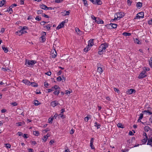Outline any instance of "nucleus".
Instances as JSON below:
<instances>
[{"mask_svg": "<svg viewBox=\"0 0 152 152\" xmlns=\"http://www.w3.org/2000/svg\"><path fill=\"white\" fill-rule=\"evenodd\" d=\"M57 55V53L55 51V53L53 54V55H52V57L53 58H55L56 56Z\"/></svg>", "mask_w": 152, "mask_h": 152, "instance_id": "51", "label": "nucleus"}, {"mask_svg": "<svg viewBox=\"0 0 152 152\" xmlns=\"http://www.w3.org/2000/svg\"><path fill=\"white\" fill-rule=\"evenodd\" d=\"M41 18L39 16H37L35 18V19L38 21H40L41 20Z\"/></svg>", "mask_w": 152, "mask_h": 152, "instance_id": "41", "label": "nucleus"}, {"mask_svg": "<svg viewBox=\"0 0 152 152\" xmlns=\"http://www.w3.org/2000/svg\"><path fill=\"white\" fill-rule=\"evenodd\" d=\"M143 114L142 113H140V116L139 117V119H141L143 118Z\"/></svg>", "mask_w": 152, "mask_h": 152, "instance_id": "63", "label": "nucleus"}, {"mask_svg": "<svg viewBox=\"0 0 152 152\" xmlns=\"http://www.w3.org/2000/svg\"><path fill=\"white\" fill-rule=\"evenodd\" d=\"M147 145H150L152 147V137L148 139Z\"/></svg>", "mask_w": 152, "mask_h": 152, "instance_id": "11", "label": "nucleus"}, {"mask_svg": "<svg viewBox=\"0 0 152 152\" xmlns=\"http://www.w3.org/2000/svg\"><path fill=\"white\" fill-rule=\"evenodd\" d=\"M90 118V117L88 116H87L86 117L84 118V120L86 122H87Z\"/></svg>", "mask_w": 152, "mask_h": 152, "instance_id": "58", "label": "nucleus"}, {"mask_svg": "<svg viewBox=\"0 0 152 152\" xmlns=\"http://www.w3.org/2000/svg\"><path fill=\"white\" fill-rule=\"evenodd\" d=\"M51 27V26H49L48 25L45 26V27L46 28L47 30L48 31H49L50 29V27Z\"/></svg>", "mask_w": 152, "mask_h": 152, "instance_id": "59", "label": "nucleus"}, {"mask_svg": "<svg viewBox=\"0 0 152 152\" xmlns=\"http://www.w3.org/2000/svg\"><path fill=\"white\" fill-rule=\"evenodd\" d=\"M142 6V3L141 2H137L136 4V6L137 7H141Z\"/></svg>", "mask_w": 152, "mask_h": 152, "instance_id": "21", "label": "nucleus"}, {"mask_svg": "<svg viewBox=\"0 0 152 152\" xmlns=\"http://www.w3.org/2000/svg\"><path fill=\"white\" fill-rule=\"evenodd\" d=\"M49 84L48 83H47V82H45L44 83V86L46 88H48V86H49Z\"/></svg>", "mask_w": 152, "mask_h": 152, "instance_id": "52", "label": "nucleus"}, {"mask_svg": "<svg viewBox=\"0 0 152 152\" xmlns=\"http://www.w3.org/2000/svg\"><path fill=\"white\" fill-rule=\"evenodd\" d=\"M34 105L36 106H38L39 104H40V103H39V102L37 100H34Z\"/></svg>", "mask_w": 152, "mask_h": 152, "instance_id": "24", "label": "nucleus"}, {"mask_svg": "<svg viewBox=\"0 0 152 152\" xmlns=\"http://www.w3.org/2000/svg\"><path fill=\"white\" fill-rule=\"evenodd\" d=\"M136 92V91L134 89H130L126 91V94H131L133 93H134Z\"/></svg>", "mask_w": 152, "mask_h": 152, "instance_id": "8", "label": "nucleus"}, {"mask_svg": "<svg viewBox=\"0 0 152 152\" xmlns=\"http://www.w3.org/2000/svg\"><path fill=\"white\" fill-rule=\"evenodd\" d=\"M146 73V71L145 70L142 71L138 76V78L140 79L145 77L146 76V75L145 74Z\"/></svg>", "mask_w": 152, "mask_h": 152, "instance_id": "6", "label": "nucleus"}, {"mask_svg": "<svg viewBox=\"0 0 152 152\" xmlns=\"http://www.w3.org/2000/svg\"><path fill=\"white\" fill-rule=\"evenodd\" d=\"M25 29H28V28L26 26H23V28L21 29V30H23Z\"/></svg>", "mask_w": 152, "mask_h": 152, "instance_id": "60", "label": "nucleus"}, {"mask_svg": "<svg viewBox=\"0 0 152 152\" xmlns=\"http://www.w3.org/2000/svg\"><path fill=\"white\" fill-rule=\"evenodd\" d=\"M42 16L44 17H45L46 18H49V16L48 15H45L44 13H42Z\"/></svg>", "mask_w": 152, "mask_h": 152, "instance_id": "55", "label": "nucleus"}, {"mask_svg": "<svg viewBox=\"0 0 152 152\" xmlns=\"http://www.w3.org/2000/svg\"><path fill=\"white\" fill-rule=\"evenodd\" d=\"M132 2V0H127V4L129 6H130L131 5Z\"/></svg>", "mask_w": 152, "mask_h": 152, "instance_id": "42", "label": "nucleus"}, {"mask_svg": "<svg viewBox=\"0 0 152 152\" xmlns=\"http://www.w3.org/2000/svg\"><path fill=\"white\" fill-rule=\"evenodd\" d=\"M6 2L5 0H2L0 1V7H2Z\"/></svg>", "mask_w": 152, "mask_h": 152, "instance_id": "16", "label": "nucleus"}, {"mask_svg": "<svg viewBox=\"0 0 152 152\" xmlns=\"http://www.w3.org/2000/svg\"><path fill=\"white\" fill-rule=\"evenodd\" d=\"M43 12V11L42 10H39L37 11V13L38 14H41Z\"/></svg>", "mask_w": 152, "mask_h": 152, "instance_id": "50", "label": "nucleus"}, {"mask_svg": "<svg viewBox=\"0 0 152 152\" xmlns=\"http://www.w3.org/2000/svg\"><path fill=\"white\" fill-rule=\"evenodd\" d=\"M5 30V29L4 28H1L0 32L2 34L4 32Z\"/></svg>", "mask_w": 152, "mask_h": 152, "instance_id": "61", "label": "nucleus"}, {"mask_svg": "<svg viewBox=\"0 0 152 152\" xmlns=\"http://www.w3.org/2000/svg\"><path fill=\"white\" fill-rule=\"evenodd\" d=\"M60 93V90H56L53 92V94L55 95H58Z\"/></svg>", "mask_w": 152, "mask_h": 152, "instance_id": "25", "label": "nucleus"}, {"mask_svg": "<svg viewBox=\"0 0 152 152\" xmlns=\"http://www.w3.org/2000/svg\"><path fill=\"white\" fill-rule=\"evenodd\" d=\"M50 131V129L48 128H46V129L43 131V132L44 133H46L47 132Z\"/></svg>", "mask_w": 152, "mask_h": 152, "instance_id": "48", "label": "nucleus"}, {"mask_svg": "<svg viewBox=\"0 0 152 152\" xmlns=\"http://www.w3.org/2000/svg\"><path fill=\"white\" fill-rule=\"evenodd\" d=\"M64 0H55V3H59L62 2Z\"/></svg>", "mask_w": 152, "mask_h": 152, "instance_id": "45", "label": "nucleus"}, {"mask_svg": "<svg viewBox=\"0 0 152 152\" xmlns=\"http://www.w3.org/2000/svg\"><path fill=\"white\" fill-rule=\"evenodd\" d=\"M108 47V44L106 43L102 44L99 47L98 54L100 55L103 54L105 50Z\"/></svg>", "mask_w": 152, "mask_h": 152, "instance_id": "1", "label": "nucleus"}, {"mask_svg": "<svg viewBox=\"0 0 152 152\" xmlns=\"http://www.w3.org/2000/svg\"><path fill=\"white\" fill-rule=\"evenodd\" d=\"M12 8L11 7V6H10L9 8L7 9V11L10 12V14H12L13 12V10Z\"/></svg>", "mask_w": 152, "mask_h": 152, "instance_id": "17", "label": "nucleus"}, {"mask_svg": "<svg viewBox=\"0 0 152 152\" xmlns=\"http://www.w3.org/2000/svg\"><path fill=\"white\" fill-rule=\"evenodd\" d=\"M48 91V93H49L52 91H54V89L53 88V87L50 89H48L46 90Z\"/></svg>", "mask_w": 152, "mask_h": 152, "instance_id": "32", "label": "nucleus"}, {"mask_svg": "<svg viewBox=\"0 0 152 152\" xmlns=\"http://www.w3.org/2000/svg\"><path fill=\"white\" fill-rule=\"evenodd\" d=\"M111 25V23H110V24H107L105 26L107 28L111 29L112 27Z\"/></svg>", "mask_w": 152, "mask_h": 152, "instance_id": "27", "label": "nucleus"}, {"mask_svg": "<svg viewBox=\"0 0 152 152\" xmlns=\"http://www.w3.org/2000/svg\"><path fill=\"white\" fill-rule=\"evenodd\" d=\"M5 145V146L7 148H10L11 147V145L9 143L5 144H4Z\"/></svg>", "mask_w": 152, "mask_h": 152, "instance_id": "43", "label": "nucleus"}, {"mask_svg": "<svg viewBox=\"0 0 152 152\" xmlns=\"http://www.w3.org/2000/svg\"><path fill=\"white\" fill-rule=\"evenodd\" d=\"M40 7L42 9L46 10V9L48 8V7L44 4H42L40 5Z\"/></svg>", "mask_w": 152, "mask_h": 152, "instance_id": "14", "label": "nucleus"}, {"mask_svg": "<svg viewBox=\"0 0 152 152\" xmlns=\"http://www.w3.org/2000/svg\"><path fill=\"white\" fill-rule=\"evenodd\" d=\"M111 24H112V25H111V26H112V28H116L117 27V25L116 24H115V23H111Z\"/></svg>", "mask_w": 152, "mask_h": 152, "instance_id": "30", "label": "nucleus"}, {"mask_svg": "<svg viewBox=\"0 0 152 152\" xmlns=\"http://www.w3.org/2000/svg\"><path fill=\"white\" fill-rule=\"evenodd\" d=\"M22 82L26 85H30L31 82L27 80H22Z\"/></svg>", "mask_w": 152, "mask_h": 152, "instance_id": "12", "label": "nucleus"}, {"mask_svg": "<svg viewBox=\"0 0 152 152\" xmlns=\"http://www.w3.org/2000/svg\"><path fill=\"white\" fill-rule=\"evenodd\" d=\"M94 4L101 5L102 4V2L100 0H89Z\"/></svg>", "mask_w": 152, "mask_h": 152, "instance_id": "5", "label": "nucleus"}, {"mask_svg": "<svg viewBox=\"0 0 152 152\" xmlns=\"http://www.w3.org/2000/svg\"><path fill=\"white\" fill-rule=\"evenodd\" d=\"M117 126L119 128H124L123 126L122 125V124L121 123H119L117 124Z\"/></svg>", "mask_w": 152, "mask_h": 152, "instance_id": "44", "label": "nucleus"}, {"mask_svg": "<svg viewBox=\"0 0 152 152\" xmlns=\"http://www.w3.org/2000/svg\"><path fill=\"white\" fill-rule=\"evenodd\" d=\"M36 63V61L34 60H28L27 59L26 60L25 65L27 66H33Z\"/></svg>", "mask_w": 152, "mask_h": 152, "instance_id": "2", "label": "nucleus"}, {"mask_svg": "<svg viewBox=\"0 0 152 152\" xmlns=\"http://www.w3.org/2000/svg\"><path fill=\"white\" fill-rule=\"evenodd\" d=\"M33 134L35 136H38L39 133L38 131H35L33 132Z\"/></svg>", "mask_w": 152, "mask_h": 152, "instance_id": "28", "label": "nucleus"}, {"mask_svg": "<svg viewBox=\"0 0 152 152\" xmlns=\"http://www.w3.org/2000/svg\"><path fill=\"white\" fill-rule=\"evenodd\" d=\"M54 118V117H53L52 118H49L48 119V122L50 123H52V121Z\"/></svg>", "mask_w": 152, "mask_h": 152, "instance_id": "40", "label": "nucleus"}, {"mask_svg": "<svg viewBox=\"0 0 152 152\" xmlns=\"http://www.w3.org/2000/svg\"><path fill=\"white\" fill-rule=\"evenodd\" d=\"M134 41L137 44H141L140 42V41L139 40L137 39H134Z\"/></svg>", "mask_w": 152, "mask_h": 152, "instance_id": "39", "label": "nucleus"}, {"mask_svg": "<svg viewBox=\"0 0 152 152\" xmlns=\"http://www.w3.org/2000/svg\"><path fill=\"white\" fill-rule=\"evenodd\" d=\"M114 90L115 92H117L118 93H119L120 92L118 88H114Z\"/></svg>", "mask_w": 152, "mask_h": 152, "instance_id": "49", "label": "nucleus"}, {"mask_svg": "<svg viewBox=\"0 0 152 152\" xmlns=\"http://www.w3.org/2000/svg\"><path fill=\"white\" fill-rule=\"evenodd\" d=\"M60 117H61V118L63 119L65 118V116L64 115L63 113H61L59 115L58 118H59Z\"/></svg>", "mask_w": 152, "mask_h": 152, "instance_id": "26", "label": "nucleus"}, {"mask_svg": "<svg viewBox=\"0 0 152 152\" xmlns=\"http://www.w3.org/2000/svg\"><path fill=\"white\" fill-rule=\"evenodd\" d=\"M150 128L148 126H145L144 127V129L146 131L148 132L149 130L150 129Z\"/></svg>", "mask_w": 152, "mask_h": 152, "instance_id": "35", "label": "nucleus"}, {"mask_svg": "<svg viewBox=\"0 0 152 152\" xmlns=\"http://www.w3.org/2000/svg\"><path fill=\"white\" fill-rule=\"evenodd\" d=\"M58 103L57 101H53L51 103V105L53 107H55L58 105Z\"/></svg>", "mask_w": 152, "mask_h": 152, "instance_id": "9", "label": "nucleus"}, {"mask_svg": "<svg viewBox=\"0 0 152 152\" xmlns=\"http://www.w3.org/2000/svg\"><path fill=\"white\" fill-rule=\"evenodd\" d=\"M142 113H148L149 115L152 114V112H151L149 111L148 110H144V111H142Z\"/></svg>", "mask_w": 152, "mask_h": 152, "instance_id": "29", "label": "nucleus"}, {"mask_svg": "<svg viewBox=\"0 0 152 152\" xmlns=\"http://www.w3.org/2000/svg\"><path fill=\"white\" fill-rule=\"evenodd\" d=\"M74 130L73 129H72L70 131V134H73L74 133Z\"/></svg>", "mask_w": 152, "mask_h": 152, "instance_id": "62", "label": "nucleus"}, {"mask_svg": "<svg viewBox=\"0 0 152 152\" xmlns=\"http://www.w3.org/2000/svg\"><path fill=\"white\" fill-rule=\"evenodd\" d=\"M148 138H145L144 139L142 140V142L143 144H145L147 142V140H148Z\"/></svg>", "mask_w": 152, "mask_h": 152, "instance_id": "36", "label": "nucleus"}, {"mask_svg": "<svg viewBox=\"0 0 152 152\" xmlns=\"http://www.w3.org/2000/svg\"><path fill=\"white\" fill-rule=\"evenodd\" d=\"M22 31V30H20L19 31H17V32H16V33H17V34L19 36H20L22 34H21V32Z\"/></svg>", "mask_w": 152, "mask_h": 152, "instance_id": "38", "label": "nucleus"}, {"mask_svg": "<svg viewBox=\"0 0 152 152\" xmlns=\"http://www.w3.org/2000/svg\"><path fill=\"white\" fill-rule=\"evenodd\" d=\"M63 15L64 16H66L67 15H69V14L70 13V11H64V12Z\"/></svg>", "mask_w": 152, "mask_h": 152, "instance_id": "23", "label": "nucleus"}, {"mask_svg": "<svg viewBox=\"0 0 152 152\" xmlns=\"http://www.w3.org/2000/svg\"><path fill=\"white\" fill-rule=\"evenodd\" d=\"M2 49L3 50H4V52L5 53H7L8 52V50L7 49V48H5V47H2Z\"/></svg>", "mask_w": 152, "mask_h": 152, "instance_id": "34", "label": "nucleus"}, {"mask_svg": "<svg viewBox=\"0 0 152 152\" xmlns=\"http://www.w3.org/2000/svg\"><path fill=\"white\" fill-rule=\"evenodd\" d=\"M149 63L150 67H152V57L149 60Z\"/></svg>", "mask_w": 152, "mask_h": 152, "instance_id": "31", "label": "nucleus"}, {"mask_svg": "<svg viewBox=\"0 0 152 152\" xmlns=\"http://www.w3.org/2000/svg\"><path fill=\"white\" fill-rule=\"evenodd\" d=\"M17 124H18V126H20L25 124V122L23 121L22 122H19L17 123Z\"/></svg>", "mask_w": 152, "mask_h": 152, "instance_id": "33", "label": "nucleus"}, {"mask_svg": "<svg viewBox=\"0 0 152 152\" xmlns=\"http://www.w3.org/2000/svg\"><path fill=\"white\" fill-rule=\"evenodd\" d=\"M83 3L84 5L86 7H87L88 6V4L87 3V1L86 0H83Z\"/></svg>", "mask_w": 152, "mask_h": 152, "instance_id": "37", "label": "nucleus"}, {"mask_svg": "<svg viewBox=\"0 0 152 152\" xmlns=\"http://www.w3.org/2000/svg\"><path fill=\"white\" fill-rule=\"evenodd\" d=\"M31 85L32 86L36 87L38 86V85L35 82H31L30 85Z\"/></svg>", "mask_w": 152, "mask_h": 152, "instance_id": "20", "label": "nucleus"}, {"mask_svg": "<svg viewBox=\"0 0 152 152\" xmlns=\"http://www.w3.org/2000/svg\"><path fill=\"white\" fill-rule=\"evenodd\" d=\"M90 146L92 149H95L93 143H90Z\"/></svg>", "mask_w": 152, "mask_h": 152, "instance_id": "53", "label": "nucleus"}, {"mask_svg": "<svg viewBox=\"0 0 152 152\" xmlns=\"http://www.w3.org/2000/svg\"><path fill=\"white\" fill-rule=\"evenodd\" d=\"M62 80V79L60 76H59L57 78V80L58 81H60Z\"/></svg>", "mask_w": 152, "mask_h": 152, "instance_id": "56", "label": "nucleus"}, {"mask_svg": "<svg viewBox=\"0 0 152 152\" xmlns=\"http://www.w3.org/2000/svg\"><path fill=\"white\" fill-rule=\"evenodd\" d=\"M68 20L67 19L63 21L61 23L59 24L58 26L56 27L57 29H59L64 27V24L68 22Z\"/></svg>", "mask_w": 152, "mask_h": 152, "instance_id": "3", "label": "nucleus"}, {"mask_svg": "<svg viewBox=\"0 0 152 152\" xmlns=\"http://www.w3.org/2000/svg\"><path fill=\"white\" fill-rule=\"evenodd\" d=\"M41 38L42 39V42H44L45 41V39L44 38V35H42L41 37Z\"/></svg>", "mask_w": 152, "mask_h": 152, "instance_id": "46", "label": "nucleus"}, {"mask_svg": "<svg viewBox=\"0 0 152 152\" xmlns=\"http://www.w3.org/2000/svg\"><path fill=\"white\" fill-rule=\"evenodd\" d=\"M97 72L99 73L100 74H101L103 72L102 68L100 67H99L98 66H97Z\"/></svg>", "mask_w": 152, "mask_h": 152, "instance_id": "15", "label": "nucleus"}, {"mask_svg": "<svg viewBox=\"0 0 152 152\" xmlns=\"http://www.w3.org/2000/svg\"><path fill=\"white\" fill-rule=\"evenodd\" d=\"M144 13L143 12H141L137 14L136 17L134 18V19H140V18H144Z\"/></svg>", "mask_w": 152, "mask_h": 152, "instance_id": "4", "label": "nucleus"}, {"mask_svg": "<svg viewBox=\"0 0 152 152\" xmlns=\"http://www.w3.org/2000/svg\"><path fill=\"white\" fill-rule=\"evenodd\" d=\"M94 126L96 127L97 129H99L101 127L100 124H98L97 122H96L94 123Z\"/></svg>", "mask_w": 152, "mask_h": 152, "instance_id": "19", "label": "nucleus"}, {"mask_svg": "<svg viewBox=\"0 0 152 152\" xmlns=\"http://www.w3.org/2000/svg\"><path fill=\"white\" fill-rule=\"evenodd\" d=\"M117 18L119 20L121 18L124 17V13L122 12H118L116 13Z\"/></svg>", "mask_w": 152, "mask_h": 152, "instance_id": "7", "label": "nucleus"}, {"mask_svg": "<svg viewBox=\"0 0 152 152\" xmlns=\"http://www.w3.org/2000/svg\"><path fill=\"white\" fill-rule=\"evenodd\" d=\"M95 22L98 24H103L104 23V21L103 20L100 19L99 18H97V19L96 20V21H95Z\"/></svg>", "mask_w": 152, "mask_h": 152, "instance_id": "10", "label": "nucleus"}, {"mask_svg": "<svg viewBox=\"0 0 152 152\" xmlns=\"http://www.w3.org/2000/svg\"><path fill=\"white\" fill-rule=\"evenodd\" d=\"M122 34L125 36H129L131 35V34L130 33L125 32L123 33Z\"/></svg>", "mask_w": 152, "mask_h": 152, "instance_id": "18", "label": "nucleus"}, {"mask_svg": "<svg viewBox=\"0 0 152 152\" xmlns=\"http://www.w3.org/2000/svg\"><path fill=\"white\" fill-rule=\"evenodd\" d=\"M11 104L13 106H16L18 105V104L15 102L12 103Z\"/></svg>", "mask_w": 152, "mask_h": 152, "instance_id": "57", "label": "nucleus"}, {"mask_svg": "<svg viewBox=\"0 0 152 152\" xmlns=\"http://www.w3.org/2000/svg\"><path fill=\"white\" fill-rule=\"evenodd\" d=\"M53 88L56 90H59L60 89V88L57 85H55L53 86Z\"/></svg>", "mask_w": 152, "mask_h": 152, "instance_id": "22", "label": "nucleus"}, {"mask_svg": "<svg viewBox=\"0 0 152 152\" xmlns=\"http://www.w3.org/2000/svg\"><path fill=\"white\" fill-rule=\"evenodd\" d=\"M75 31L78 34H79L78 32H80V29L78 28H76L75 29Z\"/></svg>", "mask_w": 152, "mask_h": 152, "instance_id": "54", "label": "nucleus"}, {"mask_svg": "<svg viewBox=\"0 0 152 152\" xmlns=\"http://www.w3.org/2000/svg\"><path fill=\"white\" fill-rule=\"evenodd\" d=\"M91 18L93 20H95V21H96V20L97 18L95 17L94 15H91Z\"/></svg>", "mask_w": 152, "mask_h": 152, "instance_id": "47", "label": "nucleus"}, {"mask_svg": "<svg viewBox=\"0 0 152 152\" xmlns=\"http://www.w3.org/2000/svg\"><path fill=\"white\" fill-rule=\"evenodd\" d=\"M45 74L46 75L48 76H50L51 74V73L50 72H48L46 73Z\"/></svg>", "mask_w": 152, "mask_h": 152, "instance_id": "64", "label": "nucleus"}, {"mask_svg": "<svg viewBox=\"0 0 152 152\" xmlns=\"http://www.w3.org/2000/svg\"><path fill=\"white\" fill-rule=\"evenodd\" d=\"M93 39H90L88 41V45L89 46H92L94 45Z\"/></svg>", "mask_w": 152, "mask_h": 152, "instance_id": "13", "label": "nucleus"}]
</instances>
